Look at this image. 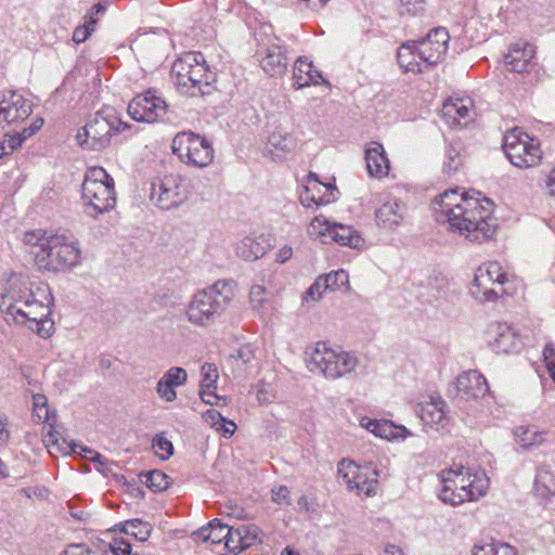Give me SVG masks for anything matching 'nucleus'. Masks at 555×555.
Here are the masks:
<instances>
[{"label":"nucleus","mask_w":555,"mask_h":555,"mask_svg":"<svg viewBox=\"0 0 555 555\" xmlns=\"http://www.w3.org/2000/svg\"><path fill=\"white\" fill-rule=\"evenodd\" d=\"M435 219L448 224L450 231L470 242L481 243L491 240L498 229L493 217V203L473 191L459 194L452 189L440 194L434 201Z\"/></svg>","instance_id":"f257e3e1"},{"label":"nucleus","mask_w":555,"mask_h":555,"mask_svg":"<svg viewBox=\"0 0 555 555\" xmlns=\"http://www.w3.org/2000/svg\"><path fill=\"white\" fill-rule=\"evenodd\" d=\"M53 297L48 284L42 282L15 281L0 297V311L8 323L26 325L40 337L52 335L54 323L49 315Z\"/></svg>","instance_id":"f03ea898"},{"label":"nucleus","mask_w":555,"mask_h":555,"mask_svg":"<svg viewBox=\"0 0 555 555\" xmlns=\"http://www.w3.org/2000/svg\"><path fill=\"white\" fill-rule=\"evenodd\" d=\"M30 246L36 266L40 270L59 272L69 270L80 260L78 243L52 230L37 229L24 235Z\"/></svg>","instance_id":"7ed1b4c3"},{"label":"nucleus","mask_w":555,"mask_h":555,"mask_svg":"<svg viewBox=\"0 0 555 555\" xmlns=\"http://www.w3.org/2000/svg\"><path fill=\"white\" fill-rule=\"evenodd\" d=\"M440 479V500L454 506L478 500L489 488V479L483 472L472 474L470 469L463 465L442 470Z\"/></svg>","instance_id":"20e7f679"},{"label":"nucleus","mask_w":555,"mask_h":555,"mask_svg":"<svg viewBox=\"0 0 555 555\" xmlns=\"http://www.w3.org/2000/svg\"><path fill=\"white\" fill-rule=\"evenodd\" d=\"M170 77L180 92L189 96H204L215 89V74L209 70L202 53L190 52L177 60Z\"/></svg>","instance_id":"39448f33"},{"label":"nucleus","mask_w":555,"mask_h":555,"mask_svg":"<svg viewBox=\"0 0 555 555\" xmlns=\"http://www.w3.org/2000/svg\"><path fill=\"white\" fill-rule=\"evenodd\" d=\"M512 284L511 276L498 261H487L475 271L470 295L479 304H494L515 294L516 287Z\"/></svg>","instance_id":"423d86ee"},{"label":"nucleus","mask_w":555,"mask_h":555,"mask_svg":"<svg viewBox=\"0 0 555 555\" xmlns=\"http://www.w3.org/2000/svg\"><path fill=\"white\" fill-rule=\"evenodd\" d=\"M305 354L308 370L331 380L347 376L359 365L353 353L333 349L323 341L307 347Z\"/></svg>","instance_id":"0eeeda50"},{"label":"nucleus","mask_w":555,"mask_h":555,"mask_svg":"<svg viewBox=\"0 0 555 555\" xmlns=\"http://www.w3.org/2000/svg\"><path fill=\"white\" fill-rule=\"evenodd\" d=\"M127 128L129 125L121 121L115 108L105 106L78 131L76 140L82 149L102 151L109 145L113 135Z\"/></svg>","instance_id":"6e6552de"},{"label":"nucleus","mask_w":555,"mask_h":555,"mask_svg":"<svg viewBox=\"0 0 555 555\" xmlns=\"http://www.w3.org/2000/svg\"><path fill=\"white\" fill-rule=\"evenodd\" d=\"M81 198L92 217L115 208L116 192L114 179L102 168H89L81 185Z\"/></svg>","instance_id":"1a4fd4ad"},{"label":"nucleus","mask_w":555,"mask_h":555,"mask_svg":"<svg viewBox=\"0 0 555 555\" xmlns=\"http://www.w3.org/2000/svg\"><path fill=\"white\" fill-rule=\"evenodd\" d=\"M225 287V283L217 282L211 287L195 293L185 310L188 321L201 327L212 324L231 300V293L224 292Z\"/></svg>","instance_id":"9d476101"},{"label":"nucleus","mask_w":555,"mask_h":555,"mask_svg":"<svg viewBox=\"0 0 555 555\" xmlns=\"http://www.w3.org/2000/svg\"><path fill=\"white\" fill-rule=\"evenodd\" d=\"M171 150L182 163L196 167H206L214 159L211 143L206 138L191 131L176 134L171 142Z\"/></svg>","instance_id":"9b49d317"},{"label":"nucleus","mask_w":555,"mask_h":555,"mask_svg":"<svg viewBox=\"0 0 555 555\" xmlns=\"http://www.w3.org/2000/svg\"><path fill=\"white\" fill-rule=\"evenodd\" d=\"M150 198L164 210L180 206L186 199L184 179L175 173L156 178L151 185Z\"/></svg>","instance_id":"f8f14e48"},{"label":"nucleus","mask_w":555,"mask_h":555,"mask_svg":"<svg viewBox=\"0 0 555 555\" xmlns=\"http://www.w3.org/2000/svg\"><path fill=\"white\" fill-rule=\"evenodd\" d=\"M377 473L361 468L351 461L343 460L338 464V479L347 486L349 490H356L359 494L370 496L375 494L377 487Z\"/></svg>","instance_id":"ddd939ff"},{"label":"nucleus","mask_w":555,"mask_h":555,"mask_svg":"<svg viewBox=\"0 0 555 555\" xmlns=\"http://www.w3.org/2000/svg\"><path fill=\"white\" fill-rule=\"evenodd\" d=\"M257 55L261 68L269 76L278 77L286 72L289 59L287 48L281 39L274 37L259 43Z\"/></svg>","instance_id":"4468645a"},{"label":"nucleus","mask_w":555,"mask_h":555,"mask_svg":"<svg viewBox=\"0 0 555 555\" xmlns=\"http://www.w3.org/2000/svg\"><path fill=\"white\" fill-rule=\"evenodd\" d=\"M450 35L447 28L436 27L431 29L426 38L416 41L417 57L423 63L424 68L436 65L446 54Z\"/></svg>","instance_id":"2eb2a0df"},{"label":"nucleus","mask_w":555,"mask_h":555,"mask_svg":"<svg viewBox=\"0 0 555 555\" xmlns=\"http://www.w3.org/2000/svg\"><path fill=\"white\" fill-rule=\"evenodd\" d=\"M167 113L166 102L149 90L138 94L128 104V114L132 119L141 122H154Z\"/></svg>","instance_id":"dca6fc26"},{"label":"nucleus","mask_w":555,"mask_h":555,"mask_svg":"<svg viewBox=\"0 0 555 555\" xmlns=\"http://www.w3.org/2000/svg\"><path fill=\"white\" fill-rule=\"evenodd\" d=\"M33 113V103L15 91H10L0 101V126H15L26 120Z\"/></svg>","instance_id":"f3484780"},{"label":"nucleus","mask_w":555,"mask_h":555,"mask_svg":"<svg viewBox=\"0 0 555 555\" xmlns=\"http://www.w3.org/2000/svg\"><path fill=\"white\" fill-rule=\"evenodd\" d=\"M488 336L489 345L496 353H518L520 338L516 327L507 323H495L489 328Z\"/></svg>","instance_id":"a211bd4d"},{"label":"nucleus","mask_w":555,"mask_h":555,"mask_svg":"<svg viewBox=\"0 0 555 555\" xmlns=\"http://www.w3.org/2000/svg\"><path fill=\"white\" fill-rule=\"evenodd\" d=\"M225 546L236 554L262 542L261 529L254 525H241L237 528L230 527L225 533Z\"/></svg>","instance_id":"6ab92c4d"},{"label":"nucleus","mask_w":555,"mask_h":555,"mask_svg":"<svg viewBox=\"0 0 555 555\" xmlns=\"http://www.w3.org/2000/svg\"><path fill=\"white\" fill-rule=\"evenodd\" d=\"M375 216L379 227L393 231L406 222L408 206L398 198H389L376 210Z\"/></svg>","instance_id":"aec40b11"},{"label":"nucleus","mask_w":555,"mask_h":555,"mask_svg":"<svg viewBox=\"0 0 555 555\" xmlns=\"http://www.w3.org/2000/svg\"><path fill=\"white\" fill-rule=\"evenodd\" d=\"M455 388L457 395L466 400L483 398L490 390L486 377L477 370L460 374L455 380Z\"/></svg>","instance_id":"412c9836"},{"label":"nucleus","mask_w":555,"mask_h":555,"mask_svg":"<svg viewBox=\"0 0 555 555\" xmlns=\"http://www.w3.org/2000/svg\"><path fill=\"white\" fill-rule=\"evenodd\" d=\"M317 223L325 227L324 232H321L322 234L326 233L334 242L341 246L359 248L363 244V240L358 231L349 225L335 222L331 223L328 220L321 222L319 217L313 219L311 227L315 228Z\"/></svg>","instance_id":"4be33fe9"},{"label":"nucleus","mask_w":555,"mask_h":555,"mask_svg":"<svg viewBox=\"0 0 555 555\" xmlns=\"http://www.w3.org/2000/svg\"><path fill=\"white\" fill-rule=\"evenodd\" d=\"M520 61V48L518 43H515L512 49L504 54L502 64L500 66V73L502 78L500 80L501 86L507 89L517 90L518 88V76Z\"/></svg>","instance_id":"5701e85b"},{"label":"nucleus","mask_w":555,"mask_h":555,"mask_svg":"<svg viewBox=\"0 0 555 555\" xmlns=\"http://www.w3.org/2000/svg\"><path fill=\"white\" fill-rule=\"evenodd\" d=\"M441 116L451 127L463 126L470 119V101L464 99H448L443 102Z\"/></svg>","instance_id":"b1692460"},{"label":"nucleus","mask_w":555,"mask_h":555,"mask_svg":"<svg viewBox=\"0 0 555 555\" xmlns=\"http://www.w3.org/2000/svg\"><path fill=\"white\" fill-rule=\"evenodd\" d=\"M365 162L371 177L380 179L388 175L390 164L382 144L373 142L365 150Z\"/></svg>","instance_id":"393cba45"},{"label":"nucleus","mask_w":555,"mask_h":555,"mask_svg":"<svg viewBox=\"0 0 555 555\" xmlns=\"http://www.w3.org/2000/svg\"><path fill=\"white\" fill-rule=\"evenodd\" d=\"M328 83L322 74L314 69L312 62L306 57H298L294 64L293 80L296 89H302L310 85H319V80Z\"/></svg>","instance_id":"a878e982"},{"label":"nucleus","mask_w":555,"mask_h":555,"mask_svg":"<svg viewBox=\"0 0 555 555\" xmlns=\"http://www.w3.org/2000/svg\"><path fill=\"white\" fill-rule=\"evenodd\" d=\"M444 406L446 403L440 397H430L429 401L421 404L420 417L427 426L444 428L447 425Z\"/></svg>","instance_id":"bb28decb"},{"label":"nucleus","mask_w":555,"mask_h":555,"mask_svg":"<svg viewBox=\"0 0 555 555\" xmlns=\"http://www.w3.org/2000/svg\"><path fill=\"white\" fill-rule=\"evenodd\" d=\"M228 361L237 374L247 373L256 366V348L250 344L244 345L231 353Z\"/></svg>","instance_id":"cd10ccee"},{"label":"nucleus","mask_w":555,"mask_h":555,"mask_svg":"<svg viewBox=\"0 0 555 555\" xmlns=\"http://www.w3.org/2000/svg\"><path fill=\"white\" fill-rule=\"evenodd\" d=\"M268 248L269 244H264L263 238H254L247 236L236 244L235 253L240 258L246 261H253L264 256Z\"/></svg>","instance_id":"c85d7f7f"},{"label":"nucleus","mask_w":555,"mask_h":555,"mask_svg":"<svg viewBox=\"0 0 555 555\" xmlns=\"http://www.w3.org/2000/svg\"><path fill=\"white\" fill-rule=\"evenodd\" d=\"M42 441L51 455L55 453L67 455L77 452V443L68 442L52 425H49V430L43 435Z\"/></svg>","instance_id":"c756f323"},{"label":"nucleus","mask_w":555,"mask_h":555,"mask_svg":"<svg viewBox=\"0 0 555 555\" xmlns=\"http://www.w3.org/2000/svg\"><path fill=\"white\" fill-rule=\"evenodd\" d=\"M417 44L416 41H408L403 43L397 52V59L401 67L406 72L422 73L425 68L423 63L416 60Z\"/></svg>","instance_id":"7c9ffc66"},{"label":"nucleus","mask_w":555,"mask_h":555,"mask_svg":"<svg viewBox=\"0 0 555 555\" xmlns=\"http://www.w3.org/2000/svg\"><path fill=\"white\" fill-rule=\"evenodd\" d=\"M520 129L514 126L508 129L503 138L502 150L512 165L520 167Z\"/></svg>","instance_id":"2f4dec72"},{"label":"nucleus","mask_w":555,"mask_h":555,"mask_svg":"<svg viewBox=\"0 0 555 555\" xmlns=\"http://www.w3.org/2000/svg\"><path fill=\"white\" fill-rule=\"evenodd\" d=\"M528 141H522V168L534 167L541 163L543 157L540 141L526 132H522Z\"/></svg>","instance_id":"473e14b6"},{"label":"nucleus","mask_w":555,"mask_h":555,"mask_svg":"<svg viewBox=\"0 0 555 555\" xmlns=\"http://www.w3.org/2000/svg\"><path fill=\"white\" fill-rule=\"evenodd\" d=\"M534 490L541 498L555 495V475L545 468L538 469L534 477Z\"/></svg>","instance_id":"72a5a7b5"},{"label":"nucleus","mask_w":555,"mask_h":555,"mask_svg":"<svg viewBox=\"0 0 555 555\" xmlns=\"http://www.w3.org/2000/svg\"><path fill=\"white\" fill-rule=\"evenodd\" d=\"M473 555H517V552L506 543L489 541L476 544Z\"/></svg>","instance_id":"f704fd0d"},{"label":"nucleus","mask_w":555,"mask_h":555,"mask_svg":"<svg viewBox=\"0 0 555 555\" xmlns=\"http://www.w3.org/2000/svg\"><path fill=\"white\" fill-rule=\"evenodd\" d=\"M140 477H144V483L149 489H151L153 492H163L167 490L170 486L171 478L166 475L164 472L154 469L146 472L144 474H141Z\"/></svg>","instance_id":"c9c22d12"},{"label":"nucleus","mask_w":555,"mask_h":555,"mask_svg":"<svg viewBox=\"0 0 555 555\" xmlns=\"http://www.w3.org/2000/svg\"><path fill=\"white\" fill-rule=\"evenodd\" d=\"M126 534L132 535L134 539L144 542L146 541L152 532V526L149 522H144L141 519L127 520L121 528Z\"/></svg>","instance_id":"e433bc0d"},{"label":"nucleus","mask_w":555,"mask_h":555,"mask_svg":"<svg viewBox=\"0 0 555 555\" xmlns=\"http://www.w3.org/2000/svg\"><path fill=\"white\" fill-rule=\"evenodd\" d=\"M249 302L254 311L259 314H264L270 308V302L267 297V289L261 285H254L249 292Z\"/></svg>","instance_id":"4c0bfd02"},{"label":"nucleus","mask_w":555,"mask_h":555,"mask_svg":"<svg viewBox=\"0 0 555 555\" xmlns=\"http://www.w3.org/2000/svg\"><path fill=\"white\" fill-rule=\"evenodd\" d=\"M323 276L324 289L327 291H339L343 288H348L349 285V275L348 272L340 269L336 271H332Z\"/></svg>","instance_id":"58836bf2"},{"label":"nucleus","mask_w":555,"mask_h":555,"mask_svg":"<svg viewBox=\"0 0 555 555\" xmlns=\"http://www.w3.org/2000/svg\"><path fill=\"white\" fill-rule=\"evenodd\" d=\"M410 433L404 426H397L390 421L382 420L379 422V426L376 433L377 437L383 439L391 440L396 438H404L409 436Z\"/></svg>","instance_id":"ea45409f"},{"label":"nucleus","mask_w":555,"mask_h":555,"mask_svg":"<svg viewBox=\"0 0 555 555\" xmlns=\"http://www.w3.org/2000/svg\"><path fill=\"white\" fill-rule=\"evenodd\" d=\"M462 166L461 152L453 144L449 145L446 150V160L443 163V173L447 176L454 175Z\"/></svg>","instance_id":"a19ab883"},{"label":"nucleus","mask_w":555,"mask_h":555,"mask_svg":"<svg viewBox=\"0 0 555 555\" xmlns=\"http://www.w3.org/2000/svg\"><path fill=\"white\" fill-rule=\"evenodd\" d=\"M544 69L535 61H528L522 64V85H534L544 77Z\"/></svg>","instance_id":"79ce46f5"},{"label":"nucleus","mask_w":555,"mask_h":555,"mask_svg":"<svg viewBox=\"0 0 555 555\" xmlns=\"http://www.w3.org/2000/svg\"><path fill=\"white\" fill-rule=\"evenodd\" d=\"M203 378L201 382V388L216 389L217 382L219 378L218 370L214 363H205L202 366Z\"/></svg>","instance_id":"37998d69"},{"label":"nucleus","mask_w":555,"mask_h":555,"mask_svg":"<svg viewBox=\"0 0 555 555\" xmlns=\"http://www.w3.org/2000/svg\"><path fill=\"white\" fill-rule=\"evenodd\" d=\"M208 528L211 530V532L207 535H203L204 541L210 540L212 543H219L223 539L227 541L225 534H223V531L229 529L230 527L221 520L215 518L208 522Z\"/></svg>","instance_id":"c03bdc74"},{"label":"nucleus","mask_w":555,"mask_h":555,"mask_svg":"<svg viewBox=\"0 0 555 555\" xmlns=\"http://www.w3.org/2000/svg\"><path fill=\"white\" fill-rule=\"evenodd\" d=\"M545 440V433L533 428L522 429V452L529 450L533 446L541 444Z\"/></svg>","instance_id":"a18cd8bd"},{"label":"nucleus","mask_w":555,"mask_h":555,"mask_svg":"<svg viewBox=\"0 0 555 555\" xmlns=\"http://www.w3.org/2000/svg\"><path fill=\"white\" fill-rule=\"evenodd\" d=\"M268 144L282 152L291 151L294 145L293 139L288 134H282L281 132H272L268 139Z\"/></svg>","instance_id":"49530a36"},{"label":"nucleus","mask_w":555,"mask_h":555,"mask_svg":"<svg viewBox=\"0 0 555 555\" xmlns=\"http://www.w3.org/2000/svg\"><path fill=\"white\" fill-rule=\"evenodd\" d=\"M153 448L155 449L156 455L162 460H168L173 454V446L167 438L157 436L153 440Z\"/></svg>","instance_id":"de8ad7c7"},{"label":"nucleus","mask_w":555,"mask_h":555,"mask_svg":"<svg viewBox=\"0 0 555 555\" xmlns=\"http://www.w3.org/2000/svg\"><path fill=\"white\" fill-rule=\"evenodd\" d=\"M169 384H172L175 387H179L185 384L188 379V373L184 369L173 366L170 367L163 376Z\"/></svg>","instance_id":"09e8293b"},{"label":"nucleus","mask_w":555,"mask_h":555,"mask_svg":"<svg viewBox=\"0 0 555 555\" xmlns=\"http://www.w3.org/2000/svg\"><path fill=\"white\" fill-rule=\"evenodd\" d=\"M34 401V415L39 421H48L49 420V409H48V400L44 395H35L33 397Z\"/></svg>","instance_id":"8fccbe9b"},{"label":"nucleus","mask_w":555,"mask_h":555,"mask_svg":"<svg viewBox=\"0 0 555 555\" xmlns=\"http://www.w3.org/2000/svg\"><path fill=\"white\" fill-rule=\"evenodd\" d=\"M323 276H319L313 284L305 292L302 300L306 302L318 301L322 298L324 292Z\"/></svg>","instance_id":"3c124183"},{"label":"nucleus","mask_w":555,"mask_h":555,"mask_svg":"<svg viewBox=\"0 0 555 555\" xmlns=\"http://www.w3.org/2000/svg\"><path fill=\"white\" fill-rule=\"evenodd\" d=\"M156 391L158 396L167 402H171L177 398L175 386L163 377L157 383Z\"/></svg>","instance_id":"603ef678"},{"label":"nucleus","mask_w":555,"mask_h":555,"mask_svg":"<svg viewBox=\"0 0 555 555\" xmlns=\"http://www.w3.org/2000/svg\"><path fill=\"white\" fill-rule=\"evenodd\" d=\"M400 1V13L416 15L424 9L425 0H399Z\"/></svg>","instance_id":"864d4df0"},{"label":"nucleus","mask_w":555,"mask_h":555,"mask_svg":"<svg viewBox=\"0 0 555 555\" xmlns=\"http://www.w3.org/2000/svg\"><path fill=\"white\" fill-rule=\"evenodd\" d=\"M543 358L550 376L555 382V345L550 343L544 347Z\"/></svg>","instance_id":"5fc2aeb1"},{"label":"nucleus","mask_w":555,"mask_h":555,"mask_svg":"<svg viewBox=\"0 0 555 555\" xmlns=\"http://www.w3.org/2000/svg\"><path fill=\"white\" fill-rule=\"evenodd\" d=\"M109 550L114 555H131V545L122 538H115L109 543Z\"/></svg>","instance_id":"6e6d98bb"},{"label":"nucleus","mask_w":555,"mask_h":555,"mask_svg":"<svg viewBox=\"0 0 555 555\" xmlns=\"http://www.w3.org/2000/svg\"><path fill=\"white\" fill-rule=\"evenodd\" d=\"M203 418L207 424H209L211 427H215L216 430H220V424L224 423V416L221 415L220 412H218L215 409H209L203 414Z\"/></svg>","instance_id":"4d7b16f0"},{"label":"nucleus","mask_w":555,"mask_h":555,"mask_svg":"<svg viewBox=\"0 0 555 555\" xmlns=\"http://www.w3.org/2000/svg\"><path fill=\"white\" fill-rule=\"evenodd\" d=\"M44 124L43 118H37L29 127L24 128L21 132H16L22 142L24 143L26 139L34 135L37 131H39Z\"/></svg>","instance_id":"13d9d810"},{"label":"nucleus","mask_w":555,"mask_h":555,"mask_svg":"<svg viewBox=\"0 0 555 555\" xmlns=\"http://www.w3.org/2000/svg\"><path fill=\"white\" fill-rule=\"evenodd\" d=\"M60 555H95L86 544H70Z\"/></svg>","instance_id":"bf43d9fd"},{"label":"nucleus","mask_w":555,"mask_h":555,"mask_svg":"<svg viewBox=\"0 0 555 555\" xmlns=\"http://www.w3.org/2000/svg\"><path fill=\"white\" fill-rule=\"evenodd\" d=\"M3 142L5 143L10 153L14 152L16 149L23 145V142L17 133H7L4 135Z\"/></svg>","instance_id":"052dcab7"},{"label":"nucleus","mask_w":555,"mask_h":555,"mask_svg":"<svg viewBox=\"0 0 555 555\" xmlns=\"http://www.w3.org/2000/svg\"><path fill=\"white\" fill-rule=\"evenodd\" d=\"M288 494L289 491L284 486L272 489V500L278 504L286 503L288 500Z\"/></svg>","instance_id":"680f3d73"},{"label":"nucleus","mask_w":555,"mask_h":555,"mask_svg":"<svg viewBox=\"0 0 555 555\" xmlns=\"http://www.w3.org/2000/svg\"><path fill=\"white\" fill-rule=\"evenodd\" d=\"M91 34V29L86 26H79L74 30L73 40L77 43H81L88 39Z\"/></svg>","instance_id":"e2e57ef3"},{"label":"nucleus","mask_w":555,"mask_h":555,"mask_svg":"<svg viewBox=\"0 0 555 555\" xmlns=\"http://www.w3.org/2000/svg\"><path fill=\"white\" fill-rule=\"evenodd\" d=\"M220 430L225 438L231 437L236 430V424L224 417V423L220 424Z\"/></svg>","instance_id":"0e129e2a"},{"label":"nucleus","mask_w":555,"mask_h":555,"mask_svg":"<svg viewBox=\"0 0 555 555\" xmlns=\"http://www.w3.org/2000/svg\"><path fill=\"white\" fill-rule=\"evenodd\" d=\"M201 398L202 400L207 403V404H215L214 400L215 399H219L218 396L215 393V389H207L206 387L205 388H201Z\"/></svg>","instance_id":"69168bd1"},{"label":"nucleus","mask_w":555,"mask_h":555,"mask_svg":"<svg viewBox=\"0 0 555 555\" xmlns=\"http://www.w3.org/2000/svg\"><path fill=\"white\" fill-rule=\"evenodd\" d=\"M378 420H371V418H362L361 420V426L366 428L370 433L374 434L376 436L378 426H379Z\"/></svg>","instance_id":"338daca9"},{"label":"nucleus","mask_w":555,"mask_h":555,"mask_svg":"<svg viewBox=\"0 0 555 555\" xmlns=\"http://www.w3.org/2000/svg\"><path fill=\"white\" fill-rule=\"evenodd\" d=\"M535 47L526 43L522 46V64L527 63L529 60L534 61Z\"/></svg>","instance_id":"774afa93"}]
</instances>
